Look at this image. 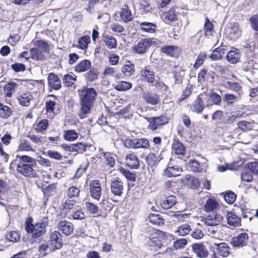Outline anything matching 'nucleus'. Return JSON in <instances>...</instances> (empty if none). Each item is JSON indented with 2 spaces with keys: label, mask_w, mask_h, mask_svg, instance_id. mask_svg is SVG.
<instances>
[{
  "label": "nucleus",
  "mask_w": 258,
  "mask_h": 258,
  "mask_svg": "<svg viewBox=\"0 0 258 258\" xmlns=\"http://www.w3.org/2000/svg\"><path fill=\"white\" fill-rule=\"evenodd\" d=\"M43 51L37 47L30 48L29 54L32 59L36 61H42L45 59Z\"/></svg>",
  "instance_id": "19"
},
{
  "label": "nucleus",
  "mask_w": 258,
  "mask_h": 258,
  "mask_svg": "<svg viewBox=\"0 0 258 258\" xmlns=\"http://www.w3.org/2000/svg\"><path fill=\"white\" fill-rule=\"evenodd\" d=\"M172 149L176 155H184L185 153V147L178 139H174L173 142Z\"/></svg>",
  "instance_id": "27"
},
{
  "label": "nucleus",
  "mask_w": 258,
  "mask_h": 258,
  "mask_svg": "<svg viewBox=\"0 0 258 258\" xmlns=\"http://www.w3.org/2000/svg\"><path fill=\"white\" fill-rule=\"evenodd\" d=\"M132 87V84L129 82L121 81L114 86V89L118 91H125Z\"/></svg>",
  "instance_id": "35"
},
{
  "label": "nucleus",
  "mask_w": 258,
  "mask_h": 258,
  "mask_svg": "<svg viewBox=\"0 0 258 258\" xmlns=\"http://www.w3.org/2000/svg\"><path fill=\"white\" fill-rule=\"evenodd\" d=\"M32 98L33 96L32 93L28 92L20 94L18 96V99L20 104L23 106H29L30 101Z\"/></svg>",
  "instance_id": "20"
},
{
  "label": "nucleus",
  "mask_w": 258,
  "mask_h": 258,
  "mask_svg": "<svg viewBox=\"0 0 258 258\" xmlns=\"http://www.w3.org/2000/svg\"><path fill=\"white\" fill-rule=\"evenodd\" d=\"M207 57L206 53H200L196 59V62L194 64V68L197 69L201 66L204 62V60Z\"/></svg>",
  "instance_id": "60"
},
{
  "label": "nucleus",
  "mask_w": 258,
  "mask_h": 258,
  "mask_svg": "<svg viewBox=\"0 0 258 258\" xmlns=\"http://www.w3.org/2000/svg\"><path fill=\"white\" fill-rule=\"evenodd\" d=\"M78 138V134L75 130H70L65 131L63 134V138L65 140L72 142Z\"/></svg>",
  "instance_id": "34"
},
{
  "label": "nucleus",
  "mask_w": 258,
  "mask_h": 258,
  "mask_svg": "<svg viewBox=\"0 0 258 258\" xmlns=\"http://www.w3.org/2000/svg\"><path fill=\"white\" fill-rule=\"evenodd\" d=\"M204 29L205 30V34L206 36L212 35V32L213 29V25L210 21L209 19L208 18H206L205 20Z\"/></svg>",
  "instance_id": "56"
},
{
  "label": "nucleus",
  "mask_w": 258,
  "mask_h": 258,
  "mask_svg": "<svg viewBox=\"0 0 258 258\" xmlns=\"http://www.w3.org/2000/svg\"><path fill=\"white\" fill-rule=\"evenodd\" d=\"M240 56L238 49L231 50L228 52L226 58L229 62L235 64L239 61Z\"/></svg>",
  "instance_id": "22"
},
{
  "label": "nucleus",
  "mask_w": 258,
  "mask_h": 258,
  "mask_svg": "<svg viewBox=\"0 0 258 258\" xmlns=\"http://www.w3.org/2000/svg\"><path fill=\"white\" fill-rule=\"evenodd\" d=\"M160 156H157L155 153L149 154L146 157L148 165L151 167L156 165L162 159Z\"/></svg>",
  "instance_id": "31"
},
{
  "label": "nucleus",
  "mask_w": 258,
  "mask_h": 258,
  "mask_svg": "<svg viewBox=\"0 0 258 258\" xmlns=\"http://www.w3.org/2000/svg\"><path fill=\"white\" fill-rule=\"evenodd\" d=\"M48 225V219L47 217H43L40 222L33 225L32 223H29L28 221L26 224L25 229L28 233H31L34 238H36L46 233V227Z\"/></svg>",
  "instance_id": "3"
},
{
  "label": "nucleus",
  "mask_w": 258,
  "mask_h": 258,
  "mask_svg": "<svg viewBox=\"0 0 258 258\" xmlns=\"http://www.w3.org/2000/svg\"><path fill=\"white\" fill-rule=\"evenodd\" d=\"M247 167L252 173L258 174V162L248 163Z\"/></svg>",
  "instance_id": "64"
},
{
  "label": "nucleus",
  "mask_w": 258,
  "mask_h": 258,
  "mask_svg": "<svg viewBox=\"0 0 258 258\" xmlns=\"http://www.w3.org/2000/svg\"><path fill=\"white\" fill-rule=\"evenodd\" d=\"M89 42V38L86 36H84L81 37L79 41L78 44L80 48L83 49L87 47L88 43Z\"/></svg>",
  "instance_id": "61"
},
{
  "label": "nucleus",
  "mask_w": 258,
  "mask_h": 258,
  "mask_svg": "<svg viewBox=\"0 0 258 258\" xmlns=\"http://www.w3.org/2000/svg\"><path fill=\"white\" fill-rule=\"evenodd\" d=\"M212 247L214 249L216 250L217 253L220 256L227 257L229 254L230 247L226 243H214Z\"/></svg>",
  "instance_id": "10"
},
{
  "label": "nucleus",
  "mask_w": 258,
  "mask_h": 258,
  "mask_svg": "<svg viewBox=\"0 0 258 258\" xmlns=\"http://www.w3.org/2000/svg\"><path fill=\"white\" fill-rule=\"evenodd\" d=\"M104 157L105 158V163L110 167H112L115 165V160L110 153H104Z\"/></svg>",
  "instance_id": "58"
},
{
  "label": "nucleus",
  "mask_w": 258,
  "mask_h": 258,
  "mask_svg": "<svg viewBox=\"0 0 258 258\" xmlns=\"http://www.w3.org/2000/svg\"><path fill=\"white\" fill-rule=\"evenodd\" d=\"M191 228L189 225L183 224L178 227V230L176 231V233L180 236H184L188 234Z\"/></svg>",
  "instance_id": "47"
},
{
  "label": "nucleus",
  "mask_w": 258,
  "mask_h": 258,
  "mask_svg": "<svg viewBox=\"0 0 258 258\" xmlns=\"http://www.w3.org/2000/svg\"><path fill=\"white\" fill-rule=\"evenodd\" d=\"M103 40L106 45L109 48H113L116 47V40L112 36L109 35H104Z\"/></svg>",
  "instance_id": "36"
},
{
  "label": "nucleus",
  "mask_w": 258,
  "mask_h": 258,
  "mask_svg": "<svg viewBox=\"0 0 258 258\" xmlns=\"http://www.w3.org/2000/svg\"><path fill=\"white\" fill-rule=\"evenodd\" d=\"M120 17L125 23H127L133 19L132 14L127 5H124L121 9Z\"/></svg>",
  "instance_id": "28"
},
{
  "label": "nucleus",
  "mask_w": 258,
  "mask_h": 258,
  "mask_svg": "<svg viewBox=\"0 0 258 258\" xmlns=\"http://www.w3.org/2000/svg\"><path fill=\"white\" fill-rule=\"evenodd\" d=\"M89 165V162L87 159H86L81 165H80V167L76 171L75 174L76 177H80L82 174L85 172Z\"/></svg>",
  "instance_id": "52"
},
{
  "label": "nucleus",
  "mask_w": 258,
  "mask_h": 258,
  "mask_svg": "<svg viewBox=\"0 0 258 258\" xmlns=\"http://www.w3.org/2000/svg\"><path fill=\"white\" fill-rule=\"evenodd\" d=\"M236 196L232 191H227L224 196V199L225 202L228 204H233L236 200Z\"/></svg>",
  "instance_id": "51"
},
{
  "label": "nucleus",
  "mask_w": 258,
  "mask_h": 258,
  "mask_svg": "<svg viewBox=\"0 0 258 258\" xmlns=\"http://www.w3.org/2000/svg\"><path fill=\"white\" fill-rule=\"evenodd\" d=\"M18 87V84L14 82H10L4 87V92L6 97H11Z\"/></svg>",
  "instance_id": "26"
},
{
  "label": "nucleus",
  "mask_w": 258,
  "mask_h": 258,
  "mask_svg": "<svg viewBox=\"0 0 258 258\" xmlns=\"http://www.w3.org/2000/svg\"><path fill=\"white\" fill-rule=\"evenodd\" d=\"M176 20L175 9L171 8L169 11L165 14L164 21L166 23H169L170 22Z\"/></svg>",
  "instance_id": "41"
},
{
  "label": "nucleus",
  "mask_w": 258,
  "mask_h": 258,
  "mask_svg": "<svg viewBox=\"0 0 258 258\" xmlns=\"http://www.w3.org/2000/svg\"><path fill=\"white\" fill-rule=\"evenodd\" d=\"M141 77L149 83H153L155 80V73L150 67H147L142 72Z\"/></svg>",
  "instance_id": "23"
},
{
  "label": "nucleus",
  "mask_w": 258,
  "mask_h": 258,
  "mask_svg": "<svg viewBox=\"0 0 258 258\" xmlns=\"http://www.w3.org/2000/svg\"><path fill=\"white\" fill-rule=\"evenodd\" d=\"M182 168L178 167L177 165L168 166L164 170V174L168 177L177 176L180 175L182 172Z\"/></svg>",
  "instance_id": "25"
},
{
  "label": "nucleus",
  "mask_w": 258,
  "mask_h": 258,
  "mask_svg": "<svg viewBox=\"0 0 258 258\" xmlns=\"http://www.w3.org/2000/svg\"><path fill=\"white\" fill-rule=\"evenodd\" d=\"M142 98L148 104L152 105H157L160 102L159 96L150 92H143Z\"/></svg>",
  "instance_id": "13"
},
{
  "label": "nucleus",
  "mask_w": 258,
  "mask_h": 258,
  "mask_svg": "<svg viewBox=\"0 0 258 258\" xmlns=\"http://www.w3.org/2000/svg\"><path fill=\"white\" fill-rule=\"evenodd\" d=\"M90 194L91 197L99 200L101 195V187L98 181H95L93 183L90 184Z\"/></svg>",
  "instance_id": "15"
},
{
  "label": "nucleus",
  "mask_w": 258,
  "mask_h": 258,
  "mask_svg": "<svg viewBox=\"0 0 258 258\" xmlns=\"http://www.w3.org/2000/svg\"><path fill=\"white\" fill-rule=\"evenodd\" d=\"M146 120L149 123L148 129L155 131L158 128L166 124L168 122V119L165 116H161L154 117H145Z\"/></svg>",
  "instance_id": "6"
},
{
  "label": "nucleus",
  "mask_w": 258,
  "mask_h": 258,
  "mask_svg": "<svg viewBox=\"0 0 258 258\" xmlns=\"http://www.w3.org/2000/svg\"><path fill=\"white\" fill-rule=\"evenodd\" d=\"M237 126L243 132L250 131L253 127V123L252 122L242 120L237 123Z\"/></svg>",
  "instance_id": "38"
},
{
  "label": "nucleus",
  "mask_w": 258,
  "mask_h": 258,
  "mask_svg": "<svg viewBox=\"0 0 258 258\" xmlns=\"http://www.w3.org/2000/svg\"><path fill=\"white\" fill-rule=\"evenodd\" d=\"M91 62L88 59H84L80 61L74 68V70L76 73H81L87 71L91 69Z\"/></svg>",
  "instance_id": "16"
},
{
  "label": "nucleus",
  "mask_w": 258,
  "mask_h": 258,
  "mask_svg": "<svg viewBox=\"0 0 258 258\" xmlns=\"http://www.w3.org/2000/svg\"><path fill=\"white\" fill-rule=\"evenodd\" d=\"M98 72L96 69H91L84 75V77L87 82H92L98 79Z\"/></svg>",
  "instance_id": "30"
},
{
  "label": "nucleus",
  "mask_w": 258,
  "mask_h": 258,
  "mask_svg": "<svg viewBox=\"0 0 258 258\" xmlns=\"http://www.w3.org/2000/svg\"><path fill=\"white\" fill-rule=\"evenodd\" d=\"M77 76L73 73L71 74L64 75L63 78V83L67 87H71L74 84L73 81H76Z\"/></svg>",
  "instance_id": "40"
},
{
  "label": "nucleus",
  "mask_w": 258,
  "mask_h": 258,
  "mask_svg": "<svg viewBox=\"0 0 258 258\" xmlns=\"http://www.w3.org/2000/svg\"><path fill=\"white\" fill-rule=\"evenodd\" d=\"M12 112L10 107L0 104V117L6 118L11 115Z\"/></svg>",
  "instance_id": "45"
},
{
  "label": "nucleus",
  "mask_w": 258,
  "mask_h": 258,
  "mask_svg": "<svg viewBox=\"0 0 258 258\" xmlns=\"http://www.w3.org/2000/svg\"><path fill=\"white\" fill-rule=\"evenodd\" d=\"M248 239V234L246 233H242L236 236L231 238V244L233 247H240L246 245L247 240Z\"/></svg>",
  "instance_id": "8"
},
{
  "label": "nucleus",
  "mask_w": 258,
  "mask_h": 258,
  "mask_svg": "<svg viewBox=\"0 0 258 258\" xmlns=\"http://www.w3.org/2000/svg\"><path fill=\"white\" fill-rule=\"evenodd\" d=\"M58 229L66 236H69L74 230L73 224L66 220L60 221L57 225Z\"/></svg>",
  "instance_id": "11"
},
{
  "label": "nucleus",
  "mask_w": 258,
  "mask_h": 258,
  "mask_svg": "<svg viewBox=\"0 0 258 258\" xmlns=\"http://www.w3.org/2000/svg\"><path fill=\"white\" fill-rule=\"evenodd\" d=\"M19 149L20 151H32L33 148L31 147L30 143L26 140H23L19 145Z\"/></svg>",
  "instance_id": "59"
},
{
  "label": "nucleus",
  "mask_w": 258,
  "mask_h": 258,
  "mask_svg": "<svg viewBox=\"0 0 258 258\" xmlns=\"http://www.w3.org/2000/svg\"><path fill=\"white\" fill-rule=\"evenodd\" d=\"M122 72L127 76H130L134 72V65L131 63L130 61L127 62V63L123 66Z\"/></svg>",
  "instance_id": "48"
},
{
  "label": "nucleus",
  "mask_w": 258,
  "mask_h": 258,
  "mask_svg": "<svg viewBox=\"0 0 258 258\" xmlns=\"http://www.w3.org/2000/svg\"><path fill=\"white\" fill-rule=\"evenodd\" d=\"M6 238L11 242H16L20 238V234L15 231H12L6 234Z\"/></svg>",
  "instance_id": "50"
},
{
  "label": "nucleus",
  "mask_w": 258,
  "mask_h": 258,
  "mask_svg": "<svg viewBox=\"0 0 258 258\" xmlns=\"http://www.w3.org/2000/svg\"><path fill=\"white\" fill-rule=\"evenodd\" d=\"M228 87L231 90L238 93L239 95L241 92V87L239 83L237 82H233L230 81H227L226 82Z\"/></svg>",
  "instance_id": "53"
},
{
  "label": "nucleus",
  "mask_w": 258,
  "mask_h": 258,
  "mask_svg": "<svg viewBox=\"0 0 258 258\" xmlns=\"http://www.w3.org/2000/svg\"><path fill=\"white\" fill-rule=\"evenodd\" d=\"M192 251L200 258L207 257L209 252L206 246L202 243H194L191 245Z\"/></svg>",
  "instance_id": "9"
},
{
  "label": "nucleus",
  "mask_w": 258,
  "mask_h": 258,
  "mask_svg": "<svg viewBox=\"0 0 258 258\" xmlns=\"http://www.w3.org/2000/svg\"><path fill=\"white\" fill-rule=\"evenodd\" d=\"M12 70L15 72L18 73L20 72H24L26 70V66L25 64L22 63H15L11 66Z\"/></svg>",
  "instance_id": "62"
},
{
  "label": "nucleus",
  "mask_w": 258,
  "mask_h": 258,
  "mask_svg": "<svg viewBox=\"0 0 258 258\" xmlns=\"http://www.w3.org/2000/svg\"><path fill=\"white\" fill-rule=\"evenodd\" d=\"M120 172L128 180L134 182L136 179V175L135 172H132L128 169L121 167L119 169Z\"/></svg>",
  "instance_id": "37"
},
{
  "label": "nucleus",
  "mask_w": 258,
  "mask_h": 258,
  "mask_svg": "<svg viewBox=\"0 0 258 258\" xmlns=\"http://www.w3.org/2000/svg\"><path fill=\"white\" fill-rule=\"evenodd\" d=\"M33 44L36 47L41 49L42 51L44 52H48L49 51L50 47L49 44L44 40H36L34 42Z\"/></svg>",
  "instance_id": "39"
},
{
  "label": "nucleus",
  "mask_w": 258,
  "mask_h": 258,
  "mask_svg": "<svg viewBox=\"0 0 258 258\" xmlns=\"http://www.w3.org/2000/svg\"><path fill=\"white\" fill-rule=\"evenodd\" d=\"M148 220L150 223L154 225H161L164 224V220L160 217L159 215L152 214L148 217Z\"/></svg>",
  "instance_id": "42"
},
{
  "label": "nucleus",
  "mask_w": 258,
  "mask_h": 258,
  "mask_svg": "<svg viewBox=\"0 0 258 258\" xmlns=\"http://www.w3.org/2000/svg\"><path fill=\"white\" fill-rule=\"evenodd\" d=\"M48 83L49 87L54 90H57L61 88V81L57 76L54 73L49 74Z\"/></svg>",
  "instance_id": "14"
},
{
  "label": "nucleus",
  "mask_w": 258,
  "mask_h": 258,
  "mask_svg": "<svg viewBox=\"0 0 258 258\" xmlns=\"http://www.w3.org/2000/svg\"><path fill=\"white\" fill-rule=\"evenodd\" d=\"M201 95L198 96L192 104L195 111L198 113H201L204 109V103L201 97Z\"/></svg>",
  "instance_id": "32"
},
{
  "label": "nucleus",
  "mask_w": 258,
  "mask_h": 258,
  "mask_svg": "<svg viewBox=\"0 0 258 258\" xmlns=\"http://www.w3.org/2000/svg\"><path fill=\"white\" fill-rule=\"evenodd\" d=\"M125 163L126 165L131 168L137 169L139 167V160L134 154L127 155L125 158Z\"/></svg>",
  "instance_id": "18"
},
{
  "label": "nucleus",
  "mask_w": 258,
  "mask_h": 258,
  "mask_svg": "<svg viewBox=\"0 0 258 258\" xmlns=\"http://www.w3.org/2000/svg\"><path fill=\"white\" fill-rule=\"evenodd\" d=\"M19 159L17 166L18 172L26 177H34L36 172L34 168L36 166V160L27 155H17Z\"/></svg>",
  "instance_id": "2"
},
{
  "label": "nucleus",
  "mask_w": 258,
  "mask_h": 258,
  "mask_svg": "<svg viewBox=\"0 0 258 258\" xmlns=\"http://www.w3.org/2000/svg\"><path fill=\"white\" fill-rule=\"evenodd\" d=\"M110 189L115 196L121 197L123 194V182L119 178H114L110 182Z\"/></svg>",
  "instance_id": "7"
},
{
  "label": "nucleus",
  "mask_w": 258,
  "mask_h": 258,
  "mask_svg": "<svg viewBox=\"0 0 258 258\" xmlns=\"http://www.w3.org/2000/svg\"><path fill=\"white\" fill-rule=\"evenodd\" d=\"M50 245L55 249H59L62 245V240L60 233L55 231L50 236Z\"/></svg>",
  "instance_id": "12"
},
{
  "label": "nucleus",
  "mask_w": 258,
  "mask_h": 258,
  "mask_svg": "<svg viewBox=\"0 0 258 258\" xmlns=\"http://www.w3.org/2000/svg\"><path fill=\"white\" fill-rule=\"evenodd\" d=\"M79 93L81 108L78 116L81 119H84L91 112V110L94 105L97 93L93 88L87 87L79 91Z\"/></svg>",
  "instance_id": "1"
},
{
  "label": "nucleus",
  "mask_w": 258,
  "mask_h": 258,
  "mask_svg": "<svg viewBox=\"0 0 258 258\" xmlns=\"http://www.w3.org/2000/svg\"><path fill=\"white\" fill-rule=\"evenodd\" d=\"M209 98L214 104L219 105L221 101V97L216 93L211 91L209 93Z\"/></svg>",
  "instance_id": "55"
},
{
  "label": "nucleus",
  "mask_w": 258,
  "mask_h": 258,
  "mask_svg": "<svg viewBox=\"0 0 258 258\" xmlns=\"http://www.w3.org/2000/svg\"><path fill=\"white\" fill-rule=\"evenodd\" d=\"M160 51L161 53L171 57H174L179 54L178 48L174 46H163L161 48Z\"/></svg>",
  "instance_id": "21"
},
{
  "label": "nucleus",
  "mask_w": 258,
  "mask_h": 258,
  "mask_svg": "<svg viewBox=\"0 0 258 258\" xmlns=\"http://www.w3.org/2000/svg\"><path fill=\"white\" fill-rule=\"evenodd\" d=\"M228 224L233 227L238 226L240 222V218L232 212H228L226 215Z\"/></svg>",
  "instance_id": "29"
},
{
  "label": "nucleus",
  "mask_w": 258,
  "mask_h": 258,
  "mask_svg": "<svg viewBox=\"0 0 258 258\" xmlns=\"http://www.w3.org/2000/svg\"><path fill=\"white\" fill-rule=\"evenodd\" d=\"M249 23L251 29L255 32H258V14L251 16L249 19Z\"/></svg>",
  "instance_id": "49"
},
{
  "label": "nucleus",
  "mask_w": 258,
  "mask_h": 258,
  "mask_svg": "<svg viewBox=\"0 0 258 258\" xmlns=\"http://www.w3.org/2000/svg\"><path fill=\"white\" fill-rule=\"evenodd\" d=\"M124 146L127 148L147 149L150 147V143L145 138L126 139L124 141Z\"/></svg>",
  "instance_id": "5"
},
{
  "label": "nucleus",
  "mask_w": 258,
  "mask_h": 258,
  "mask_svg": "<svg viewBox=\"0 0 258 258\" xmlns=\"http://www.w3.org/2000/svg\"><path fill=\"white\" fill-rule=\"evenodd\" d=\"M48 126V120L47 119H42L37 124L35 129L37 132L40 133L46 131Z\"/></svg>",
  "instance_id": "46"
},
{
  "label": "nucleus",
  "mask_w": 258,
  "mask_h": 258,
  "mask_svg": "<svg viewBox=\"0 0 258 258\" xmlns=\"http://www.w3.org/2000/svg\"><path fill=\"white\" fill-rule=\"evenodd\" d=\"M160 41L154 38H145L141 39L133 47L134 51L138 54H143L147 52L152 45L157 46Z\"/></svg>",
  "instance_id": "4"
},
{
  "label": "nucleus",
  "mask_w": 258,
  "mask_h": 258,
  "mask_svg": "<svg viewBox=\"0 0 258 258\" xmlns=\"http://www.w3.org/2000/svg\"><path fill=\"white\" fill-rule=\"evenodd\" d=\"M80 192V190L78 187L73 186L69 188L67 193V196L70 199L78 197L79 196Z\"/></svg>",
  "instance_id": "54"
},
{
  "label": "nucleus",
  "mask_w": 258,
  "mask_h": 258,
  "mask_svg": "<svg viewBox=\"0 0 258 258\" xmlns=\"http://www.w3.org/2000/svg\"><path fill=\"white\" fill-rule=\"evenodd\" d=\"M176 203V198L174 196H170L161 201V207L165 210L172 208Z\"/></svg>",
  "instance_id": "24"
},
{
  "label": "nucleus",
  "mask_w": 258,
  "mask_h": 258,
  "mask_svg": "<svg viewBox=\"0 0 258 258\" xmlns=\"http://www.w3.org/2000/svg\"><path fill=\"white\" fill-rule=\"evenodd\" d=\"M210 58L214 60L221 59L222 58V49L220 47L215 48L210 56Z\"/></svg>",
  "instance_id": "57"
},
{
  "label": "nucleus",
  "mask_w": 258,
  "mask_h": 258,
  "mask_svg": "<svg viewBox=\"0 0 258 258\" xmlns=\"http://www.w3.org/2000/svg\"><path fill=\"white\" fill-rule=\"evenodd\" d=\"M141 29L147 32L153 33L155 31L156 26L152 23L142 22L140 24Z\"/></svg>",
  "instance_id": "43"
},
{
  "label": "nucleus",
  "mask_w": 258,
  "mask_h": 258,
  "mask_svg": "<svg viewBox=\"0 0 258 258\" xmlns=\"http://www.w3.org/2000/svg\"><path fill=\"white\" fill-rule=\"evenodd\" d=\"M218 206V203L214 199H208L204 205L205 211L207 212H211L216 209Z\"/></svg>",
  "instance_id": "33"
},
{
  "label": "nucleus",
  "mask_w": 258,
  "mask_h": 258,
  "mask_svg": "<svg viewBox=\"0 0 258 258\" xmlns=\"http://www.w3.org/2000/svg\"><path fill=\"white\" fill-rule=\"evenodd\" d=\"M139 4L140 11L142 14H146L151 12L152 7L146 0H140Z\"/></svg>",
  "instance_id": "44"
},
{
  "label": "nucleus",
  "mask_w": 258,
  "mask_h": 258,
  "mask_svg": "<svg viewBox=\"0 0 258 258\" xmlns=\"http://www.w3.org/2000/svg\"><path fill=\"white\" fill-rule=\"evenodd\" d=\"M154 86L157 90L164 93L167 92L168 89V86L162 82H156Z\"/></svg>",
  "instance_id": "63"
},
{
  "label": "nucleus",
  "mask_w": 258,
  "mask_h": 258,
  "mask_svg": "<svg viewBox=\"0 0 258 258\" xmlns=\"http://www.w3.org/2000/svg\"><path fill=\"white\" fill-rule=\"evenodd\" d=\"M188 171L195 173H201L203 171V165L196 160H190L186 164Z\"/></svg>",
  "instance_id": "17"
}]
</instances>
